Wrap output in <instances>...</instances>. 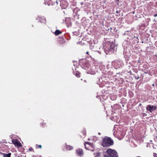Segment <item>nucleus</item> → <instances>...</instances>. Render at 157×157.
Here are the masks:
<instances>
[{
	"label": "nucleus",
	"instance_id": "obj_1",
	"mask_svg": "<svg viewBox=\"0 0 157 157\" xmlns=\"http://www.w3.org/2000/svg\"><path fill=\"white\" fill-rule=\"evenodd\" d=\"M82 62V63L81 65V67L82 68L87 70V73L94 75L98 71V67L94 66L90 67L88 61L85 59H83L80 61V63L81 64Z\"/></svg>",
	"mask_w": 157,
	"mask_h": 157
},
{
	"label": "nucleus",
	"instance_id": "obj_2",
	"mask_svg": "<svg viewBox=\"0 0 157 157\" xmlns=\"http://www.w3.org/2000/svg\"><path fill=\"white\" fill-rule=\"evenodd\" d=\"M104 50L106 54H112L116 51V46L113 43L107 42L104 47Z\"/></svg>",
	"mask_w": 157,
	"mask_h": 157
},
{
	"label": "nucleus",
	"instance_id": "obj_3",
	"mask_svg": "<svg viewBox=\"0 0 157 157\" xmlns=\"http://www.w3.org/2000/svg\"><path fill=\"white\" fill-rule=\"evenodd\" d=\"M102 145L104 147H108L113 144V140L110 138L105 137L103 140Z\"/></svg>",
	"mask_w": 157,
	"mask_h": 157
},
{
	"label": "nucleus",
	"instance_id": "obj_4",
	"mask_svg": "<svg viewBox=\"0 0 157 157\" xmlns=\"http://www.w3.org/2000/svg\"><path fill=\"white\" fill-rule=\"evenodd\" d=\"M108 155L112 157H117L118 155L117 152L115 150L109 149L106 151Z\"/></svg>",
	"mask_w": 157,
	"mask_h": 157
},
{
	"label": "nucleus",
	"instance_id": "obj_5",
	"mask_svg": "<svg viewBox=\"0 0 157 157\" xmlns=\"http://www.w3.org/2000/svg\"><path fill=\"white\" fill-rule=\"evenodd\" d=\"M113 64L115 68L118 69L122 67V62L121 61L117 60L114 61Z\"/></svg>",
	"mask_w": 157,
	"mask_h": 157
},
{
	"label": "nucleus",
	"instance_id": "obj_6",
	"mask_svg": "<svg viewBox=\"0 0 157 157\" xmlns=\"http://www.w3.org/2000/svg\"><path fill=\"white\" fill-rule=\"evenodd\" d=\"M121 128L117 129V130L116 132H114L113 134L115 135H116L117 136H123L124 135V132L121 131Z\"/></svg>",
	"mask_w": 157,
	"mask_h": 157
},
{
	"label": "nucleus",
	"instance_id": "obj_7",
	"mask_svg": "<svg viewBox=\"0 0 157 157\" xmlns=\"http://www.w3.org/2000/svg\"><path fill=\"white\" fill-rule=\"evenodd\" d=\"M86 148L88 150H90L92 151H94V148L92 147L93 144L88 142L85 143L84 144Z\"/></svg>",
	"mask_w": 157,
	"mask_h": 157
},
{
	"label": "nucleus",
	"instance_id": "obj_8",
	"mask_svg": "<svg viewBox=\"0 0 157 157\" xmlns=\"http://www.w3.org/2000/svg\"><path fill=\"white\" fill-rule=\"evenodd\" d=\"M12 142L15 146L17 147H21L22 146L21 143L17 140H12Z\"/></svg>",
	"mask_w": 157,
	"mask_h": 157
},
{
	"label": "nucleus",
	"instance_id": "obj_9",
	"mask_svg": "<svg viewBox=\"0 0 157 157\" xmlns=\"http://www.w3.org/2000/svg\"><path fill=\"white\" fill-rule=\"evenodd\" d=\"M156 106L152 105L151 106L150 105H147L146 109L148 111H149L150 112H152L155 110L156 109Z\"/></svg>",
	"mask_w": 157,
	"mask_h": 157
},
{
	"label": "nucleus",
	"instance_id": "obj_10",
	"mask_svg": "<svg viewBox=\"0 0 157 157\" xmlns=\"http://www.w3.org/2000/svg\"><path fill=\"white\" fill-rule=\"evenodd\" d=\"M76 153L78 156L80 157H82L83 155V152L81 148H78L76 150Z\"/></svg>",
	"mask_w": 157,
	"mask_h": 157
},
{
	"label": "nucleus",
	"instance_id": "obj_11",
	"mask_svg": "<svg viewBox=\"0 0 157 157\" xmlns=\"http://www.w3.org/2000/svg\"><path fill=\"white\" fill-rule=\"evenodd\" d=\"M36 19L39 20L40 22L42 23L43 22L42 20H44L45 21L46 20V18L44 17L38 16L36 18Z\"/></svg>",
	"mask_w": 157,
	"mask_h": 157
},
{
	"label": "nucleus",
	"instance_id": "obj_12",
	"mask_svg": "<svg viewBox=\"0 0 157 157\" xmlns=\"http://www.w3.org/2000/svg\"><path fill=\"white\" fill-rule=\"evenodd\" d=\"M80 72L77 71H75L74 72V74L76 76L77 78L80 77Z\"/></svg>",
	"mask_w": 157,
	"mask_h": 157
},
{
	"label": "nucleus",
	"instance_id": "obj_13",
	"mask_svg": "<svg viewBox=\"0 0 157 157\" xmlns=\"http://www.w3.org/2000/svg\"><path fill=\"white\" fill-rule=\"evenodd\" d=\"M62 32L59 30H56L54 34L56 36H58Z\"/></svg>",
	"mask_w": 157,
	"mask_h": 157
},
{
	"label": "nucleus",
	"instance_id": "obj_14",
	"mask_svg": "<svg viewBox=\"0 0 157 157\" xmlns=\"http://www.w3.org/2000/svg\"><path fill=\"white\" fill-rule=\"evenodd\" d=\"M97 67H98V71L99 70V68L100 69V70L102 71L105 68V66L103 65H102L101 66H100L99 67L98 66H96Z\"/></svg>",
	"mask_w": 157,
	"mask_h": 157
},
{
	"label": "nucleus",
	"instance_id": "obj_15",
	"mask_svg": "<svg viewBox=\"0 0 157 157\" xmlns=\"http://www.w3.org/2000/svg\"><path fill=\"white\" fill-rule=\"evenodd\" d=\"M11 155V153H9L7 154H4L3 157H10Z\"/></svg>",
	"mask_w": 157,
	"mask_h": 157
},
{
	"label": "nucleus",
	"instance_id": "obj_16",
	"mask_svg": "<svg viewBox=\"0 0 157 157\" xmlns=\"http://www.w3.org/2000/svg\"><path fill=\"white\" fill-rule=\"evenodd\" d=\"M66 148L67 150H70L72 149L73 147L70 146L68 145L67 146Z\"/></svg>",
	"mask_w": 157,
	"mask_h": 157
},
{
	"label": "nucleus",
	"instance_id": "obj_17",
	"mask_svg": "<svg viewBox=\"0 0 157 157\" xmlns=\"http://www.w3.org/2000/svg\"><path fill=\"white\" fill-rule=\"evenodd\" d=\"M59 2L60 1H59V0H56V4L57 5L58 3V2Z\"/></svg>",
	"mask_w": 157,
	"mask_h": 157
},
{
	"label": "nucleus",
	"instance_id": "obj_18",
	"mask_svg": "<svg viewBox=\"0 0 157 157\" xmlns=\"http://www.w3.org/2000/svg\"><path fill=\"white\" fill-rule=\"evenodd\" d=\"M157 155L156 153H154L153 155L154 157H157Z\"/></svg>",
	"mask_w": 157,
	"mask_h": 157
},
{
	"label": "nucleus",
	"instance_id": "obj_19",
	"mask_svg": "<svg viewBox=\"0 0 157 157\" xmlns=\"http://www.w3.org/2000/svg\"><path fill=\"white\" fill-rule=\"evenodd\" d=\"M124 35L128 34V33H127V32L125 31L124 33Z\"/></svg>",
	"mask_w": 157,
	"mask_h": 157
},
{
	"label": "nucleus",
	"instance_id": "obj_20",
	"mask_svg": "<svg viewBox=\"0 0 157 157\" xmlns=\"http://www.w3.org/2000/svg\"><path fill=\"white\" fill-rule=\"evenodd\" d=\"M38 147L39 148H41L42 147L41 145H39V146H38Z\"/></svg>",
	"mask_w": 157,
	"mask_h": 157
},
{
	"label": "nucleus",
	"instance_id": "obj_21",
	"mask_svg": "<svg viewBox=\"0 0 157 157\" xmlns=\"http://www.w3.org/2000/svg\"><path fill=\"white\" fill-rule=\"evenodd\" d=\"M154 17H156L157 16V14H155L154 15Z\"/></svg>",
	"mask_w": 157,
	"mask_h": 157
},
{
	"label": "nucleus",
	"instance_id": "obj_22",
	"mask_svg": "<svg viewBox=\"0 0 157 157\" xmlns=\"http://www.w3.org/2000/svg\"><path fill=\"white\" fill-rule=\"evenodd\" d=\"M29 150L30 151H32V148H29Z\"/></svg>",
	"mask_w": 157,
	"mask_h": 157
},
{
	"label": "nucleus",
	"instance_id": "obj_23",
	"mask_svg": "<svg viewBox=\"0 0 157 157\" xmlns=\"http://www.w3.org/2000/svg\"><path fill=\"white\" fill-rule=\"evenodd\" d=\"M71 25V24L70 23L68 25H67V26L68 27L69 26H70Z\"/></svg>",
	"mask_w": 157,
	"mask_h": 157
},
{
	"label": "nucleus",
	"instance_id": "obj_24",
	"mask_svg": "<svg viewBox=\"0 0 157 157\" xmlns=\"http://www.w3.org/2000/svg\"><path fill=\"white\" fill-rule=\"evenodd\" d=\"M105 157H110L109 156H105Z\"/></svg>",
	"mask_w": 157,
	"mask_h": 157
},
{
	"label": "nucleus",
	"instance_id": "obj_25",
	"mask_svg": "<svg viewBox=\"0 0 157 157\" xmlns=\"http://www.w3.org/2000/svg\"><path fill=\"white\" fill-rule=\"evenodd\" d=\"M126 32H127V33H128V32H130V31H127Z\"/></svg>",
	"mask_w": 157,
	"mask_h": 157
},
{
	"label": "nucleus",
	"instance_id": "obj_26",
	"mask_svg": "<svg viewBox=\"0 0 157 157\" xmlns=\"http://www.w3.org/2000/svg\"><path fill=\"white\" fill-rule=\"evenodd\" d=\"M88 53H89V52H86V54H88Z\"/></svg>",
	"mask_w": 157,
	"mask_h": 157
},
{
	"label": "nucleus",
	"instance_id": "obj_27",
	"mask_svg": "<svg viewBox=\"0 0 157 157\" xmlns=\"http://www.w3.org/2000/svg\"><path fill=\"white\" fill-rule=\"evenodd\" d=\"M81 5H82L83 4L82 3H81Z\"/></svg>",
	"mask_w": 157,
	"mask_h": 157
},
{
	"label": "nucleus",
	"instance_id": "obj_28",
	"mask_svg": "<svg viewBox=\"0 0 157 157\" xmlns=\"http://www.w3.org/2000/svg\"><path fill=\"white\" fill-rule=\"evenodd\" d=\"M116 12H117V13H118L117 11Z\"/></svg>",
	"mask_w": 157,
	"mask_h": 157
},
{
	"label": "nucleus",
	"instance_id": "obj_29",
	"mask_svg": "<svg viewBox=\"0 0 157 157\" xmlns=\"http://www.w3.org/2000/svg\"><path fill=\"white\" fill-rule=\"evenodd\" d=\"M98 134H100V133H98Z\"/></svg>",
	"mask_w": 157,
	"mask_h": 157
}]
</instances>
